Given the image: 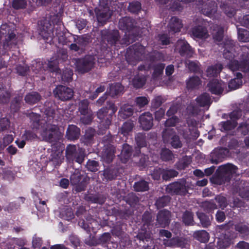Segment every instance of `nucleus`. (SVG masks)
Wrapping results in <instances>:
<instances>
[{"instance_id":"1","label":"nucleus","mask_w":249,"mask_h":249,"mask_svg":"<svg viewBox=\"0 0 249 249\" xmlns=\"http://www.w3.org/2000/svg\"><path fill=\"white\" fill-rule=\"evenodd\" d=\"M30 118L32 122L33 128L37 129V133L43 140L51 142L53 139L59 136L57 127L55 125L48 124L45 120H41L40 116L36 113H31Z\"/></svg>"},{"instance_id":"2","label":"nucleus","mask_w":249,"mask_h":249,"mask_svg":"<svg viewBox=\"0 0 249 249\" xmlns=\"http://www.w3.org/2000/svg\"><path fill=\"white\" fill-rule=\"evenodd\" d=\"M15 34L10 29L9 26L6 24H2L0 27V39L5 37L3 46L4 48L12 47L16 44L15 39Z\"/></svg>"},{"instance_id":"3","label":"nucleus","mask_w":249,"mask_h":249,"mask_svg":"<svg viewBox=\"0 0 249 249\" xmlns=\"http://www.w3.org/2000/svg\"><path fill=\"white\" fill-rule=\"evenodd\" d=\"M94 59L93 56H88L84 58L75 60L76 70L80 72L84 73L89 71L93 66Z\"/></svg>"},{"instance_id":"4","label":"nucleus","mask_w":249,"mask_h":249,"mask_svg":"<svg viewBox=\"0 0 249 249\" xmlns=\"http://www.w3.org/2000/svg\"><path fill=\"white\" fill-rule=\"evenodd\" d=\"M162 137L164 142L168 143L170 142L174 148L180 147L181 146L178 137L174 134L172 128H167L163 132Z\"/></svg>"},{"instance_id":"5","label":"nucleus","mask_w":249,"mask_h":249,"mask_svg":"<svg viewBox=\"0 0 249 249\" xmlns=\"http://www.w3.org/2000/svg\"><path fill=\"white\" fill-rule=\"evenodd\" d=\"M89 102L87 100L81 101L79 104V111L83 116L81 117L82 122L88 124L89 123L92 119V114L88 109Z\"/></svg>"},{"instance_id":"6","label":"nucleus","mask_w":249,"mask_h":249,"mask_svg":"<svg viewBox=\"0 0 249 249\" xmlns=\"http://www.w3.org/2000/svg\"><path fill=\"white\" fill-rule=\"evenodd\" d=\"M53 93L56 97L62 101L71 99L73 95V90L71 89L63 86L57 87L53 90Z\"/></svg>"},{"instance_id":"7","label":"nucleus","mask_w":249,"mask_h":249,"mask_svg":"<svg viewBox=\"0 0 249 249\" xmlns=\"http://www.w3.org/2000/svg\"><path fill=\"white\" fill-rule=\"evenodd\" d=\"M67 52L65 50H59L57 55L53 57L49 61L48 67L52 71L57 70V65L60 62L65 61L67 58Z\"/></svg>"},{"instance_id":"8","label":"nucleus","mask_w":249,"mask_h":249,"mask_svg":"<svg viewBox=\"0 0 249 249\" xmlns=\"http://www.w3.org/2000/svg\"><path fill=\"white\" fill-rule=\"evenodd\" d=\"M175 50L178 52L182 55L191 56L193 53L190 46L187 42L184 40H179L176 43Z\"/></svg>"},{"instance_id":"9","label":"nucleus","mask_w":249,"mask_h":249,"mask_svg":"<svg viewBox=\"0 0 249 249\" xmlns=\"http://www.w3.org/2000/svg\"><path fill=\"white\" fill-rule=\"evenodd\" d=\"M225 84L218 79H213L208 84L209 90L213 94H219L221 93L225 87Z\"/></svg>"},{"instance_id":"10","label":"nucleus","mask_w":249,"mask_h":249,"mask_svg":"<svg viewBox=\"0 0 249 249\" xmlns=\"http://www.w3.org/2000/svg\"><path fill=\"white\" fill-rule=\"evenodd\" d=\"M239 113L237 111H233L230 115V121L221 122L219 126L222 131H227L234 128L236 125L235 120L238 118Z\"/></svg>"},{"instance_id":"11","label":"nucleus","mask_w":249,"mask_h":249,"mask_svg":"<svg viewBox=\"0 0 249 249\" xmlns=\"http://www.w3.org/2000/svg\"><path fill=\"white\" fill-rule=\"evenodd\" d=\"M228 68L232 71L238 70L247 71H249V61L246 59H244L241 62V64L239 65L238 62L236 60L231 59L228 64Z\"/></svg>"},{"instance_id":"12","label":"nucleus","mask_w":249,"mask_h":249,"mask_svg":"<svg viewBox=\"0 0 249 249\" xmlns=\"http://www.w3.org/2000/svg\"><path fill=\"white\" fill-rule=\"evenodd\" d=\"M153 117L149 112L145 113L140 117V123L143 129L149 130L152 126Z\"/></svg>"},{"instance_id":"13","label":"nucleus","mask_w":249,"mask_h":249,"mask_svg":"<svg viewBox=\"0 0 249 249\" xmlns=\"http://www.w3.org/2000/svg\"><path fill=\"white\" fill-rule=\"evenodd\" d=\"M236 170V167L231 164L221 165L218 168L220 175L225 177H229L230 175L235 174Z\"/></svg>"},{"instance_id":"14","label":"nucleus","mask_w":249,"mask_h":249,"mask_svg":"<svg viewBox=\"0 0 249 249\" xmlns=\"http://www.w3.org/2000/svg\"><path fill=\"white\" fill-rule=\"evenodd\" d=\"M228 153V150L226 148H220L218 149H215L211 153L212 161L213 163H217L222 161Z\"/></svg>"},{"instance_id":"15","label":"nucleus","mask_w":249,"mask_h":249,"mask_svg":"<svg viewBox=\"0 0 249 249\" xmlns=\"http://www.w3.org/2000/svg\"><path fill=\"white\" fill-rule=\"evenodd\" d=\"M170 216V212L167 210L160 211L157 216V221L161 226H165L169 223Z\"/></svg>"},{"instance_id":"16","label":"nucleus","mask_w":249,"mask_h":249,"mask_svg":"<svg viewBox=\"0 0 249 249\" xmlns=\"http://www.w3.org/2000/svg\"><path fill=\"white\" fill-rule=\"evenodd\" d=\"M196 102L198 106L205 107L206 108H208L211 104L209 95L206 93L201 94L197 98Z\"/></svg>"},{"instance_id":"17","label":"nucleus","mask_w":249,"mask_h":249,"mask_svg":"<svg viewBox=\"0 0 249 249\" xmlns=\"http://www.w3.org/2000/svg\"><path fill=\"white\" fill-rule=\"evenodd\" d=\"M169 27L171 31L176 33L180 31L182 24L179 19L176 17H173L169 22Z\"/></svg>"},{"instance_id":"18","label":"nucleus","mask_w":249,"mask_h":249,"mask_svg":"<svg viewBox=\"0 0 249 249\" xmlns=\"http://www.w3.org/2000/svg\"><path fill=\"white\" fill-rule=\"evenodd\" d=\"M79 134L80 130L77 126L74 125H69L67 131V136L69 139H76L79 137Z\"/></svg>"},{"instance_id":"19","label":"nucleus","mask_w":249,"mask_h":249,"mask_svg":"<svg viewBox=\"0 0 249 249\" xmlns=\"http://www.w3.org/2000/svg\"><path fill=\"white\" fill-rule=\"evenodd\" d=\"M193 36L197 38H206L208 36V33L206 30L202 26H198L192 30Z\"/></svg>"},{"instance_id":"20","label":"nucleus","mask_w":249,"mask_h":249,"mask_svg":"<svg viewBox=\"0 0 249 249\" xmlns=\"http://www.w3.org/2000/svg\"><path fill=\"white\" fill-rule=\"evenodd\" d=\"M222 68V67L220 64H217L214 66L209 67L206 71L207 76L211 78L217 76L220 72Z\"/></svg>"},{"instance_id":"21","label":"nucleus","mask_w":249,"mask_h":249,"mask_svg":"<svg viewBox=\"0 0 249 249\" xmlns=\"http://www.w3.org/2000/svg\"><path fill=\"white\" fill-rule=\"evenodd\" d=\"M236 76V78L231 80L229 83V87L231 89H236L239 88L242 84V81L241 80L242 77V74L237 72Z\"/></svg>"},{"instance_id":"22","label":"nucleus","mask_w":249,"mask_h":249,"mask_svg":"<svg viewBox=\"0 0 249 249\" xmlns=\"http://www.w3.org/2000/svg\"><path fill=\"white\" fill-rule=\"evenodd\" d=\"M119 27L122 30H130L133 27L132 19L129 18L125 17L120 20Z\"/></svg>"},{"instance_id":"23","label":"nucleus","mask_w":249,"mask_h":249,"mask_svg":"<svg viewBox=\"0 0 249 249\" xmlns=\"http://www.w3.org/2000/svg\"><path fill=\"white\" fill-rule=\"evenodd\" d=\"M235 237L236 236L235 235H230V237H229L228 235H226L223 238L221 237L219 239L217 242L219 248L223 249L226 248L230 245L231 239Z\"/></svg>"},{"instance_id":"24","label":"nucleus","mask_w":249,"mask_h":249,"mask_svg":"<svg viewBox=\"0 0 249 249\" xmlns=\"http://www.w3.org/2000/svg\"><path fill=\"white\" fill-rule=\"evenodd\" d=\"M201 83L198 77L192 76L186 81V85L188 89H193L197 88Z\"/></svg>"},{"instance_id":"25","label":"nucleus","mask_w":249,"mask_h":249,"mask_svg":"<svg viewBox=\"0 0 249 249\" xmlns=\"http://www.w3.org/2000/svg\"><path fill=\"white\" fill-rule=\"evenodd\" d=\"M131 151V147L127 144H124L123 145V149L121 154V160L122 162H125L130 156V152Z\"/></svg>"},{"instance_id":"26","label":"nucleus","mask_w":249,"mask_h":249,"mask_svg":"<svg viewBox=\"0 0 249 249\" xmlns=\"http://www.w3.org/2000/svg\"><path fill=\"white\" fill-rule=\"evenodd\" d=\"M110 12L109 11L107 12L106 10H105L97 14V18L98 22L102 25L110 18Z\"/></svg>"},{"instance_id":"27","label":"nucleus","mask_w":249,"mask_h":249,"mask_svg":"<svg viewBox=\"0 0 249 249\" xmlns=\"http://www.w3.org/2000/svg\"><path fill=\"white\" fill-rule=\"evenodd\" d=\"M195 237L201 242H206L208 241L209 236L208 233L205 231H199L194 233Z\"/></svg>"},{"instance_id":"28","label":"nucleus","mask_w":249,"mask_h":249,"mask_svg":"<svg viewBox=\"0 0 249 249\" xmlns=\"http://www.w3.org/2000/svg\"><path fill=\"white\" fill-rule=\"evenodd\" d=\"M183 187L180 183L175 182L167 186L166 191L169 193H179L180 190Z\"/></svg>"},{"instance_id":"29","label":"nucleus","mask_w":249,"mask_h":249,"mask_svg":"<svg viewBox=\"0 0 249 249\" xmlns=\"http://www.w3.org/2000/svg\"><path fill=\"white\" fill-rule=\"evenodd\" d=\"M123 87L120 83L112 84L109 88V92L111 96H114L121 92Z\"/></svg>"},{"instance_id":"30","label":"nucleus","mask_w":249,"mask_h":249,"mask_svg":"<svg viewBox=\"0 0 249 249\" xmlns=\"http://www.w3.org/2000/svg\"><path fill=\"white\" fill-rule=\"evenodd\" d=\"M76 146L73 145H69L66 149V153L67 159L69 160H72L76 157Z\"/></svg>"},{"instance_id":"31","label":"nucleus","mask_w":249,"mask_h":249,"mask_svg":"<svg viewBox=\"0 0 249 249\" xmlns=\"http://www.w3.org/2000/svg\"><path fill=\"white\" fill-rule=\"evenodd\" d=\"M40 99V96L37 93L33 92L27 95L25 97V101L29 104H34L39 101Z\"/></svg>"},{"instance_id":"32","label":"nucleus","mask_w":249,"mask_h":249,"mask_svg":"<svg viewBox=\"0 0 249 249\" xmlns=\"http://www.w3.org/2000/svg\"><path fill=\"white\" fill-rule=\"evenodd\" d=\"M132 109L130 106H124L120 110L119 116L123 118H125L130 116L132 114Z\"/></svg>"},{"instance_id":"33","label":"nucleus","mask_w":249,"mask_h":249,"mask_svg":"<svg viewBox=\"0 0 249 249\" xmlns=\"http://www.w3.org/2000/svg\"><path fill=\"white\" fill-rule=\"evenodd\" d=\"M213 38L217 41H220L222 37L223 34V29L219 26H216L213 30Z\"/></svg>"},{"instance_id":"34","label":"nucleus","mask_w":249,"mask_h":249,"mask_svg":"<svg viewBox=\"0 0 249 249\" xmlns=\"http://www.w3.org/2000/svg\"><path fill=\"white\" fill-rule=\"evenodd\" d=\"M134 187L136 191H145L148 189L147 183L145 181H141L135 183Z\"/></svg>"},{"instance_id":"35","label":"nucleus","mask_w":249,"mask_h":249,"mask_svg":"<svg viewBox=\"0 0 249 249\" xmlns=\"http://www.w3.org/2000/svg\"><path fill=\"white\" fill-rule=\"evenodd\" d=\"M238 39L243 42L249 41V35L248 32L245 29H239L238 30Z\"/></svg>"},{"instance_id":"36","label":"nucleus","mask_w":249,"mask_h":249,"mask_svg":"<svg viewBox=\"0 0 249 249\" xmlns=\"http://www.w3.org/2000/svg\"><path fill=\"white\" fill-rule=\"evenodd\" d=\"M133 124L131 121H128L124 124L121 128V133L124 135H126L129 131H130L133 127Z\"/></svg>"},{"instance_id":"37","label":"nucleus","mask_w":249,"mask_h":249,"mask_svg":"<svg viewBox=\"0 0 249 249\" xmlns=\"http://www.w3.org/2000/svg\"><path fill=\"white\" fill-rule=\"evenodd\" d=\"M110 150L109 151H105L103 156V158H104V160L107 162H110L112 161L113 155L114 154V149L113 146L110 147Z\"/></svg>"},{"instance_id":"38","label":"nucleus","mask_w":249,"mask_h":249,"mask_svg":"<svg viewBox=\"0 0 249 249\" xmlns=\"http://www.w3.org/2000/svg\"><path fill=\"white\" fill-rule=\"evenodd\" d=\"M197 216L203 227H207L210 224V217L203 213H197Z\"/></svg>"},{"instance_id":"39","label":"nucleus","mask_w":249,"mask_h":249,"mask_svg":"<svg viewBox=\"0 0 249 249\" xmlns=\"http://www.w3.org/2000/svg\"><path fill=\"white\" fill-rule=\"evenodd\" d=\"M60 215L62 218L66 219L67 220L71 219L73 217V213L71 209L67 208L66 210L62 211L60 213Z\"/></svg>"},{"instance_id":"40","label":"nucleus","mask_w":249,"mask_h":249,"mask_svg":"<svg viewBox=\"0 0 249 249\" xmlns=\"http://www.w3.org/2000/svg\"><path fill=\"white\" fill-rule=\"evenodd\" d=\"M145 78L144 77H140L139 76L135 77L132 81V84L137 88L142 87L145 83Z\"/></svg>"},{"instance_id":"41","label":"nucleus","mask_w":249,"mask_h":249,"mask_svg":"<svg viewBox=\"0 0 249 249\" xmlns=\"http://www.w3.org/2000/svg\"><path fill=\"white\" fill-rule=\"evenodd\" d=\"M2 86L0 84V103H6L10 96L9 94L3 88H1Z\"/></svg>"},{"instance_id":"42","label":"nucleus","mask_w":249,"mask_h":249,"mask_svg":"<svg viewBox=\"0 0 249 249\" xmlns=\"http://www.w3.org/2000/svg\"><path fill=\"white\" fill-rule=\"evenodd\" d=\"M173 155L171 152L167 149H163L161 153V158L163 160H169L172 159Z\"/></svg>"},{"instance_id":"43","label":"nucleus","mask_w":249,"mask_h":249,"mask_svg":"<svg viewBox=\"0 0 249 249\" xmlns=\"http://www.w3.org/2000/svg\"><path fill=\"white\" fill-rule=\"evenodd\" d=\"M141 8V4L138 1H134L129 4L128 9L132 13L138 12Z\"/></svg>"},{"instance_id":"44","label":"nucleus","mask_w":249,"mask_h":249,"mask_svg":"<svg viewBox=\"0 0 249 249\" xmlns=\"http://www.w3.org/2000/svg\"><path fill=\"white\" fill-rule=\"evenodd\" d=\"M216 7L213 4V7H210V9H204L202 10V13L203 14L206 15L210 18H213L214 14L216 12Z\"/></svg>"},{"instance_id":"45","label":"nucleus","mask_w":249,"mask_h":249,"mask_svg":"<svg viewBox=\"0 0 249 249\" xmlns=\"http://www.w3.org/2000/svg\"><path fill=\"white\" fill-rule=\"evenodd\" d=\"M178 175V172L174 170H169L164 172L162 175V178L165 180H168L170 178L176 177Z\"/></svg>"},{"instance_id":"46","label":"nucleus","mask_w":249,"mask_h":249,"mask_svg":"<svg viewBox=\"0 0 249 249\" xmlns=\"http://www.w3.org/2000/svg\"><path fill=\"white\" fill-rule=\"evenodd\" d=\"M183 221L186 225H191L193 222L192 213L189 212L185 213L183 216Z\"/></svg>"},{"instance_id":"47","label":"nucleus","mask_w":249,"mask_h":249,"mask_svg":"<svg viewBox=\"0 0 249 249\" xmlns=\"http://www.w3.org/2000/svg\"><path fill=\"white\" fill-rule=\"evenodd\" d=\"M221 8L224 11L225 13L229 17H231L234 15L235 10L232 7L226 5L224 7L223 5H220Z\"/></svg>"},{"instance_id":"48","label":"nucleus","mask_w":249,"mask_h":249,"mask_svg":"<svg viewBox=\"0 0 249 249\" xmlns=\"http://www.w3.org/2000/svg\"><path fill=\"white\" fill-rule=\"evenodd\" d=\"M164 67V65L160 64L155 68L153 74V76L154 78H158L162 73Z\"/></svg>"},{"instance_id":"49","label":"nucleus","mask_w":249,"mask_h":249,"mask_svg":"<svg viewBox=\"0 0 249 249\" xmlns=\"http://www.w3.org/2000/svg\"><path fill=\"white\" fill-rule=\"evenodd\" d=\"M61 155L62 152L60 151H56L54 155H52V158L51 159L52 161L55 164H58L61 161Z\"/></svg>"},{"instance_id":"50","label":"nucleus","mask_w":249,"mask_h":249,"mask_svg":"<svg viewBox=\"0 0 249 249\" xmlns=\"http://www.w3.org/2000/svg\"><path fill=\"white\" fill-rule=\"evenodd\" d=\"M87 167L89 170L95 172L98 169V163L94 160H89L87 163Z\"/></svg>"},{"instance_id":"51","label":"nucleus","mask_w":249,"mask_h":249,"mask_svg":"<svg viewBox=\"0 0 249 249\" xmlns=\"http://www.w3.org/2000/svg\"><path fill=\"white\" fill-rule=\"evenodd\" d=\"M215 200L220 208H223L226 206L227 201L225 197L220 196H217L215 197Z\"/></svg>"},{"instance_id":"52","label":"nucleus","mask_w":249,"mask_h":249,"mask_svg":"<svg viewBox=\"0 0 249 249\" xmlns=\"http://www.w3.org/2000/svg\"><path fill=\"white\" fill-rule=\"evenodd\" d=\"M26 5L25 0H14L13 2V6L16 9L24 8Z\"/></svg>"},{"instance_id":"53","label":"nucleus","mask_w":249,"mask_h":249,"mask_svg":"<svg viewBox=\"0 0 249 249\" xmlns=\"http://www.w3.org/2000/svg\"><path fill=\"white\" fill-rule=\"evenodd\" d=\"M9 127V122L8 119L3 118L0 120V131L7 129Z\"/></svg>"},{"instance_id":"54","label":"nucleus","mask_w":249,"mask_h":249,"mask_svg":"<svg viewBox=\"0 0 249 249\" xmlns=\"http://www.w3.org/2000/svg\"><path fill=\"white\" fill-rule=\"evenodd\" d=\"M185 64L191 71H196L198 70V65L194 62L188 61L186 62Z\"/></svg>"},{"instance_id":"55","label":"nucleus","mask_w":249,"mask_h":249,"mask_svg":"<svg viewBox=\"0 0 249 249\" xmlns=\"http://www.w3.org/2000/svg\"><path fill=\"white\" fill-rule=\"evenodd\" d=\"M169 201V197L164 196L157 200L156 204L158 207H164L166 205V203Z\"/></svg>"},{"instance_id":"56","label":"nucleus","mask_w":249,"mask_h":249,"mask_svg":"<svg viewBox=\"0 0 249 249\" xmlns=\"http://www.w3.org/2000/svg\"><path fill=\"white\" fill-rule=\"evenodd\" d=\"M136 102L140 107H142L147 104L148 100L145 97H139L137 98Z\"/></svg>"},{"instance_id":"57","label":"nucleus","mask_w":249,"mask_h":249,"mask_svg":"<svg viewBox=\"0 0 249 249\" xmlns=\"http://www.w3.org/2000/svg\"><path fill=\"white\" fill-rule=\"evenodd\" d=\"M178 241V239L177 238H173L170 240H164V244L166 246H178L179 244Z\"/></svg>"},{"instance_id":"58","label":"nucleus","mask_w":249,"mask_h":249,"mask_svg":"<svg viewBox=\"0 0 249 249\" xmlns=\"http://www.w3.org/2000/svg\"><path fill=\"white\" fill-rule=\"evenodd\" d=\"M178 121V119L176 116H173L166 121L165 123V126L166 127L173 126L176 124Z\"/></svg>"},{"instance_id":"59","label":"nucleus","mask_w":249,"mask_h":249,"mask_svg":"<svg viewBox=\"0 0 249 249\" xmlns=\"http://www.w3.org/2000/svg\"><path fill=\"white\" fill-rule=\"evenodd\" d=\"M231 228V229L235 228L236 231L242 233H245L248 230L247 228L245 225H243L242 224L234 226V227L232 225Z\"/></svg>"},{"instance_id":"60","label":"nucleus","mask_w":249,"mask_h":249,"mask_svg":"<svg viewBox=\"0 0 249 249\" xmlns=\"http://www.w3.org/2000/svg\"><path fill=\"white\" fill-rule=\"evenodd\" d=\"M107 110L106 108H103L97 112V116L99 119L104 120L105 119Z\"/></svg>"},{"instance_id":"61","label":"nucleus","mask_w":249,"mask_h":249,"mask_svg":"<svg viewBox=\"0 0 249 249\" xmlns=\"http://www.w3.org/2000/svg\"><path fill=\"white\" fill-rule=\"evenodd\" d=\"M238 130L239 131L245 135L249 130V125L247 124H241Z\"/></svg>"},{"instance_id":"62","label":"nucleus","mask_w":249,"mask_h":249,"mask_svg":"<svg viewBox=\"0 0 249 249\" xmlns=\"http://www.w3.org/2000/svg\"><path fill=\"white\" fill-rule=\"evenodd\" d=\"M14 140V137L12 135H7L3 138V144L5 146Z\"/></svg>"},{"instance_id":"63","label":"nucleus","mask_w":249,"mask_h":249,"mask_svg":"<svg viewBox=\"0 0 249 249\" xmlns=\"http://www.w3.org/2000/svg\"><path fill=\"white\" fill-rule=\"evenodd\" d=\"M162 103V98L160 96L155 97L152 101L153 106L156 107H159Z\"/></svg>"},{"instance_id":"64","label":"nucleus","mask_w":249,"mask_h":249,"mask_svg":"<svg viewBox=\"0 0 249 249\" xmlns=\"http://www.w3.org/2000/svg\"><path fill=\"white\" fill-rule=\"evenodd\" d=\"M164 110L162 108L157 111L155 113V119L158 121L160 120L164 116Z\"/></svg>"}]
</instances>
